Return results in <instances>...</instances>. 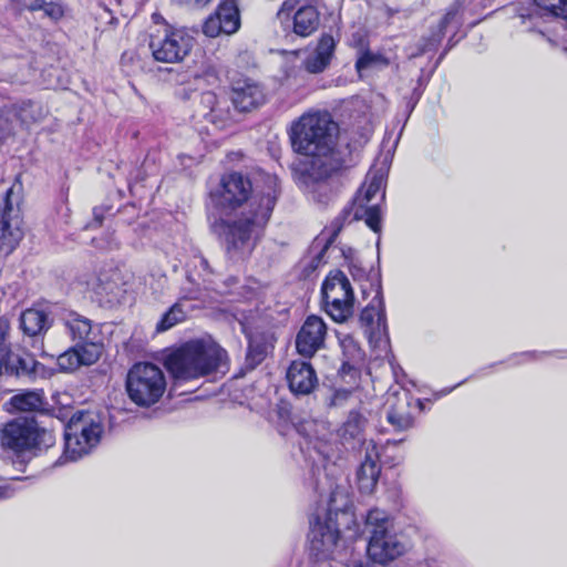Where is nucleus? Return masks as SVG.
<instances>
[{
  "mask_svg": "<svg viewBox=\"0 0 567 567\" xmlns=\"http://www.w3.org/2000/svg\"><path fill=\"white\" fill-rule=\"evenodd\" d=\"M194 45V38L185 30L163 27L151 34L150 49L158 62L177 63L183 61Z\"/></svg>",
  "mask_w": 567,
  "mask_h": 567,
  "instance_id": "11",
  "label": "nucleus"
},
{
  "mask_svg": "<svg viewBox=\"0 0 567 567\" xmlns=\"http://www.w3.org/2000/svg\"><path fill=\"white\" fill-rule=\"evenodd\" d=\"M44 11V13L50 17L51 19L58 20L63 16V8L58 3H45L43 4V8L41 9Z\"/></svg>",
  "mask_w": 567,
  "mask_h": 567,
  "instance_id": "37",
  "label": "nucleus"
},
{
  "mask_svg": "<svg viewBox=\"0 0 567 567\" xmlns=\"http://www.w3.org/2000/svg\"><path fill=\"white\" fill-rule=\"evenodd\" d=\"M338 339L344 358L343 365L351 367L363 360V351L351 334L338 332Z\"/></svg>",
  "mask_w": 567,
  "mask_h": 567,
  "instance_id": "28",
  "label": "nucleus"
},
{
  "mask_svg": "<svg viewBox=\"0 0 567 567\" xmlns=\"http://www.w3.org/2000/svg\"><path fill=\"white\" fill-rule=\"evenodd\" d=\"M58 365L66 372L75 371L81 367L75 346L58 357Z\"/></svg>",
  "mask_w": 567,
  "mask_h": 567,
  "instance_id": "33",
  "label": "nucleus"
},
{
  "mask_svg": "<svg viewBox=\"0 0 567 567\" xmlns=\"http://www.w3.org/2000/svg\"><path fill=\"white\" fill-rule=\"evenodd\" d=\"M10 329L9 320L0 316V375H19L32 370L33 360L11 352L6 338Z\"/></svg>",
  "mask_w": 567,
  "mask_h": 567,
  "instance_id": "17",
  "label": "nucleus"
},
{
  "mask_svg": "<svg viewBox=\"0 0 567 567\" xmlns=\"http://www.w3.org/2000/svg\"><path fill=\"white\" fill-rule=\"evenodd\" d=\"M276 416L278 417V420H280V419H281V411H280V410H277V411H276Z\"/></svg>",
  "mask_w": 567,
  "mask_h": 567,
  "instance_id": "44",
  "label": "nucleus"
},
{
  "mask_svg": "<svg viewBox=\"0 0 567 567\" xmlns=\"http://www.w3.org/2000/svg\"><path fill=\"white\" fill-rule=\"evenodd\" d=\"M20 320L22 330L29 336H37L48 328V316L39 309H27Z\"/></svg>",
  "mask_w": 567,
  "mask_h": 567,
  "instance_id": "27",
  "label": "nucleus"
},
{
  "mask_svg": "<svg viewBox=\"0 0 567 567\" xmlns=\"http://www.w3.org/2000/svg\"><path fill=\"white\" fill-rule=\"evenodd\" d=\"M199 264L204 269H208V261L205 258H200Z\"/></svg>",
  "mask_w": 567,
  "mask_h": 567,
  "instance_id": "42",
  "label": "nucleus"
},
{
  "mask_svg": "<svg viewBox=\"0 0 567 567\" xmlns=\"http://www.w3.org/2000/svg\"><path fill=\"white\" fill-rule=\"evenodd\" d=\"M0 441L4 449L20 453L48 449L54 444L55 437L51 431L39 427L32 420L17 419L4 425Z\"/></svg>",
  "mask_w": 567,
  "mask_h": 567,
  "instance_id": "9",
  "label": "nucleus"
},
{
  "mask_svg": "<svg viewBox=\"0 0 567 567\" xmlns=\"http://www.w3.org/2000/svg\"><path fill=\"white\" fill-rule=\"evenodd\" d=\"M350 507V499L343 491L337 488L331 493L327 519L322 522L318 517L309 533V553L317 560L333 558L340 532L338 524L332 519V515L338 516L339 513L344 515Z\"/></svg>",
  "mask_w": 567,
  "mask_h": 567,
  "instance_id": "5",
  "label": "nucleus"
},
{
  "mask_svg": "<svg viewBox=\"0 0 567 567\" xmlns=\"http://www.w3.org/2000/svg\"><path fill=\"white\" fill-rule=\"evenodd\" d=\"M454 17H455L454 12H452V11L447 12L439 21L436 29L431 32L430 37L421 39V41L419 43V51H417V53L413 54V56L423 54L425 52H429V51L435 49L440 44V42L442 41V39L444 37L446 25Z\"/></svg>",
  "mask_w": 567,
  "mask_h": 567,
  "instance_id": "29",
  "label": "nucleus"
},
{
  "mask_svg": "<svg viewBox=\"0 0 567 567\" xmlns=\"http://www.w3.org/2000/svg\"><path fill=\"white\" fill-rule=\"evenodd\" d=\"M386 65H389V60L385 56L371 51L363 52L355 62V68L360 75L363 71L369 69L383 68Z\"/></svg>",
  "mask_w": 567,
  "mask_h": 567,
  "instance_id": "31",
  "label": "nucleus"
},
{
  "mask_svg": "<svg viewBox=\"0 0 567 567\" xmlns=\"http://www.w3.org/2000/svg\"><path fill=\"white\" fill-rule=\"evenodd\" d=\"M12 3L19 9V10H41L44 4V0H11Z\"/></svg>",
  "mask_w": 567,
  "mask_h": 567,
  "instance_id": "36",
  "label": "nucleus"
},
{
  "mask_svg": "<svg viewBox=\"0 0 567 567\" xmlns=\"http://www.w3.org/2000/svg\"><path fill=\"white\" fill-rule=\"evenodd\" d=\"M539 12L529 14V19L548 17L561 19L567 25V0H534Z\"/></svg>",
  "mask_w": 567,
  "mask_h": 567,
  "instance_id": "26",
  "label": "nucleus"
},
{
  "mask_svg": "<svg viewBox=\"0 0 567 567\" xmlns=\"http://www.w3.org/2000/svg\"><path fill=\"white\" fill-rule=\"evenodd\" d=\"M226 365V351L210 340L185 342L166 358L167 370L182 381L206 377Z\"/></svg>",
  "mask_w": 567,
  "mask_h": 567,
  "instance_id": "3",
  "label": "nucleus"
},
{
  "mask_svg": "<svg viewBox=\"0 0 567 567\" xmlns=\"http://www.w3.org/2000/svg\"><path fill=\"white\" fill-rule=\"evenodd\" d=\"M128 398L140 406L157 403L166 391V378L163 370L150 362L135 363L126 375Z\"/></svg>",
  "mask_w": 567,
  "mask_h": 567,
  "instance_id": "7",
  "label": "nucleus"
},
{
  "mask_svg": "<svg viewBox=\"0 0 567 567\" xmlns=\"http://www.w3.org/2000/svg\"><path fill=\"white\" fill-rule=\"evenodd\" d=\"M181 1L184 2L185 4L192 6V7H204L207 3H209L212 0H181Z\"/></svg>",
  "mask_w": 567,
  "mask_h": 567,
  "instance_id": "39",
  "label": "nucleus"
},
{
  "mask_svg": "<svg viewBox=\"0 0 567 567\" xmlns=\"http://www.w3.org/2000/svg\"><path fill=\"white\" fill-rule=\"evenodd\" d=\"M81 365L95 363L103 352V344L95 340L79 342L75 344Z\"/></svg>",
  "mask_w": 567,
  "mask_h": 567,
  "instance_id": "30",
  "label": "nucleus"
},
{
  "mask_svg": "<svg viewBox=\"0 0 567 567\" xmlns=\"http://www.w3.org/2000/svg\"><path fill=\"white\" fill-rule=\"evenodd\" d=\"M384 187V175L381 172L369 173L367 181L357 193L351 206L344 208L331 224L329 241L340 233L344 221L364 220L374 233L381 230V210L378 205H369L375 195Z\"/></svg>",
  "mask_w": 567,
  "mask_h": 567,
  "instance_id": "4",
  "label": "nucleus"
},
{
  "mask_svg": "<svg viewBox=\"0 0 567 567\" xmlns=\"http://www.w3.org/2000/svg\"><path fill=\"white\" fill-rule=\"evenodd\" d=\"M102 431V424L93 413L73 414L65 429L63 457L66 461H76L87 454L100 442Z\"/></svg>",
  "mask_w": 567,
  "mask_h": 567,
  "instance_id": "8",
  "label": "nucleus"
},
{
  "mask_svg": "<svg viewBox=\"0 0 567 567\" xmlns=\"http://www.w3.org/2000/svg\"><path fill=\"white\" fill-rule=\"evenodd\" d=\"M52 400L55 405L61 408L63 416L69 414V410L73 406V398L68 392H56L53 394Z\"/></svg>",
  "mask_w": 567,
  "mask_h": 567,
  "instance_id": "35",
  "label": "nucleus"
},
{
  "mask_svg": "<svg viewBox=\"0 0 567 567\" xmlns=\"http://www.w3.org/2000/svg\"><path fill=\"white\" fill-rule=\"evenodd\" d=\"M364 458L357 471V484L361 493L373 492L380 475V452L377 444L370 440L363 442Z\"/></svg>",
  "mask_w": 567,
  "mask_h": 567,
  "instance_id": "16",
  "label": "nucleus"
},
{
  "mask_svg": "<svg viewBox=\"0 0 567 567\" xmlns=\"http://www.w3.org/2000/svg\"><path fill=\"white\" fill-rule=\"evenodd\" d=\"M286 381L295 395H308L318 384L316 371L308 361H292L286 370Z\"/></svg>",
  "mask_w": 567,
  "mask_h": 567,
  "instance_id": "18",
  "label": "nucleus"
},
{
  "mask_svg": "<svg viewBox=\"0 0 567 567\" xmlns=\"http://www.w3.org/2000/svg\"><path fill=\"white\" fill-rule=\"evenodd\" d=\"M13 491L8 484L0 482V499L10 497Z\"/></svg>",
  "mask_w": 567,
  "mask_h": 567,
  "instance_id": "38",
  "label": "nucleus"
},
{
  "mask_svg": "<svg viewBox=\"0 0 567 567\" xmlns=\"http://www.w3.org/2000/svg\"><path fill=\"white\" fill-rule=\"evenodd\" d=\"M334 47L333 38L329 34H323L313 54L305 61L306 70L313 74L322 72L330 63Z\"/></svg>",
  "mask_w": 567,
  "mask_h": 567,
  "instance_id": "20",
  "label": "nucleus"
},
{
  "mask_svg": "<svg viewBox=\"0 0 567 567\" xmlns=\"http://www.w3.org/2000/svg\"><path fill=\"white\" fill-rule=\"evenodd\" d=\"M395 13H398V10H394L389 7L384 9V14L386 16L388 19H391Z\"/></svg>",
  "mask_w": 567,
  "mask_h": 567,
  "instance_id": "40",
  "label": "nucleus"
},
{
  "mask_svg": "<svg viewBox=\"0 0 567 567\" xmlns=\"http://www.w3.org/2000/svg\"><path fill=\"white\" fill-rule=\"evenodd\" d=\"M365 532L370 535L368 554L375 563L386 564L403 555L408 548L384 511L375 508L368 513Z\"/></svg>",
  "mask_w": 567,
  "mask_h": 567,
  "instance_id": "6",
  "label": "nucleus"
},
{
  "mask_svg": "<svg viewBox=\"0 0 567 567\" xmlns=\"http://www.w3.org/2000/svg\"><path fill=\"white\" fill-rule=\"evenodd\" d=\"M284 11V4L280 7V9L278 10V14H280L281 12Z\"/></svg>",
  "mask_w": 567,
  "mask_h": 567,
  "instance_id": "45",
  "label": "nucleus"
},
{
  "mask_svg": "<svg viewBox=\"0 0 567 567\" xmlns=\"http://www.w3.org/2000/svg\"><path fill=\"white\" fill-rule=\"evenodd\" d=\"M251 192L249 178L237 172L223 175L209 192L212 204L221 214H231L247 204L238 218L225 221L224 234L231 258L244 257L252 250L257 229L268 221L276 204L275 196L251 197Z\"/></svg>",
  "mask_w": 567,
  "mask_h": 567,
  "instance_id": "1",
  "label": "nucleus"
},
{
  "mask_svg": "<svg viewBox=\"0 0 567 567\" xmlns=\"http://www.w3.org/2000/svg\"><path fill=\"white\" fill-rule=\"evenodd\" d=\"M186 315L182 309L181 305L175 303L161 319L157 323L156 330L158 332L166 331L173 328L178 322H182L185 319Z\"/></svg>",
  "mask_w": 567,
  "mask_h": 567,
  "instance_id": "32",
  "label": "nucleus"
},
{
  "mask_svg": "<svg viewBox=\"0 0 567 567\" xmlns=\"http://www.w3.org/2000/svg\"><path fill=\"white\" fill-rule=\"evenodd\" d=\"M338 131V124L327 112L306 113L292 124V147L296 152L311 157V178H327L341 167L340 156L334 151Z\"/></svg>",
  "mask_w": 567,
  "mask_h": 567,
  "instance_id": "2",
  "label": "nucleus"
},
{
  "mask_svg": "<svg viewBox=\"0 0 567 567\" xmlns=\"http://www.w3.org/2000/svg\"><path fill=\"white\" fill-rule=\"evenodd\" d=\"M319 25V13L312 6L300 8L293 19V31L300 37H309Z\"/></svg>",
  "mask_w": 567,
  "mask_h": 567,
  "instance_id": "23",
  "label": "nucleus"
},
{
  "mask_svg": "<svg viewBox=\"0 0 567 567\" xmlns=\"http://www.w3.org/2000/svg\"><path fill=\"white\" fill-rule=\"evenodd\" d=\"M327 324L322 318L311 315L307 317L296 336V350L306 358H312L324 347Z\"/></svg>",
  "mask_w": 567,
  "mask_h": 567,
  "instance_id": "15",
  "label": "nucleus"
},
{
  "mask_svg": "<svg viewBox=\"0 0 567 567\" xmlns=\"http://www.w3.org/2000/svg\"><path fill=\"white\" fill-rule=\"evenodd\" d=\"M64 323L73 341L84 342L94 340L91 320L78 313H70L64 319Z\"/></svg>",
  "mask_w": 567,
  "mask_h": 567,
  "instance_id": "24",
  "label": "nucleus"
},
{
  "mask_svg": "<svg viewBox=\"0 0 567 567\" xmlns=\"http://www.w3.org/2000/svg\"><path fill=\"white\" fill-rule=\"evenodd\" d=\"M411 399L404 394L402 398H398L396 402L391 405V409L386 413L388 422L396 431H405L413 426V416L410 411Z\"/></svg>",
  "mask_w": 567,
  "mask_h": 567,
  "instance_id": "22",
  "label": "nucleus"
},
{
  "mask_svg": "<svg viewBox=\"0 0 567 567\" xmlns=\"http://www.w3.org/2000/svg\"><path fill=\"white\" fill-rule=\"evenodd\" d=\"M44 405V395L41 390H23L10 398L6 403L9 412H35Z\"/></svg>",
  "mask_w": 567,
  "mask_h": 567,
  "instance_id": "21",
  "label": "nucleus"
},
{
  "mask_svg": "<svg viewBox=\"0 0 567 567\" xmlns=\"http://www.w3.org/2000/svg\"><path fill=\"white\" fill-rule=\"evenodd\" d=\"M321 293L324 311L332 320L344 322L352 316L354 292L344 272L330 271L322 284Z\"/></svg>",
  "mask_w": 567,
  "mask_h": 567,
  "instance_id": "10",
  "label": "nucleus"
},
{
  "mask_svg": "<svg viewBox=\"0 0 567 567\" xmlns=\"http://www.w3.org/2000/svg\"><path fill=\"white\" fill-rule=\"evenodd\" d=\"M359 321L371 343H374L375 346L388 343L389 338L385 309L380 291H378L369 305L363 308L360 313Z\"/></svg>",
  "mask_w": 567,
  "mask_h": 567,
  "instance_id": "13",
  "label": "nucleus"
},
{
  "mask_svg": "<svg viewBox=\"0 0 567 567\" xmlns=\"http://www.w3.org/2000/svg\"><path fill=\"white\" fill-rule=\"evenodd\" d=\"M248 359H255L254 348H252L251 342H249Z\"/></svg>",
  "mask_w": 567,
  "mask_h": 567,
  "instance_id": "41",
  "label": "nucleus"
},
{
  "mask_svg": "<svg viewBox=\"0 0 567 567\" xmlns=\"http://www.w3.org/2000/svg\"><path fill=\"white\" fill-rule=\"evenodd\" d=\"M231 101L240 112H249L265 102V94L257 83L243 81L234 85Z\"/></svg>",
  "mask_w": 567,
  "mask_h": 567,
  "instance_id": "19",
  "label": "nucleus"
},
{
  "mask_svg": "<svg viewBox=\"0 0 567 567\" xmlns=\"http://www.w3.org/2000/svg\"><path fill=\"white\" fill-rule=\"evenodd\" d=\"M243 332L247 336V338L250 340V333L247 330V327L244 323H240Z\"/></svg>",
  "mask_w": 567,
  "mask_h": 567,
  "instance_id": "43",
  "label": "nucleus"
},
{
  "mask_svg": "<svg viewBox=\"0 0 567 567\" xmlns=\"http://www.w3.org/2000/svg\"><path fill=\"white\" fill-rule=\"evenodd\" d=\"M367 424V419L358 411H351L347 421L338 431V435L343 443L361 440V435Z\"/></svg>",
  "mask_w": 567,
  "mask_h": 567,
  "instance_id": "25",
  "label": "nucleus"
},
{
  "mask_svg": "<svg viewBox=\"0 0 567 567\" xmlns=\"http://www.w3.org/2000/svg\"><path fill=\"white\" fill-rule=\"evenodd\" d=\"M13 189L7 190L3 208L0 210V255L11 254L23 238L22 215L19 204H13Z\"/></svg>",
  "mask_w": 567,
  "mask_h": 567,
  "instance_id": "12",
  "label": "nucleus"
},
{
  "mask_svg": "<svg viewBox=\"0 0 567 567\" xmlns=\"http://www.w3.org/2000/svg\"><path fill=\"white\" fill-rule=\"evenodd\" d=\"M17 115L13 110L2 111L0 114V133L6 136L10 135L16 127Z\"/></svg>",
  "mask_w": 567,
  "mask_h": 567,
  "instance_id": "34",
  "label": "nucleus"
},
{
  "mask_svg": "<svg viewBox=\"0 0 567 567\" xmlns=\"http://www.w3.org/2000/svg\"><path fill=\"white\" fill-rule=\"evenodd\" d=\"M240 28V14L234 0L223 1L203 24V32L209 38L231 35Z\"/></svg>",
  "mask_w": 567,
  "mask_h": 567,
  "instance_id": "14",
  "label": "nucleus"
}]
</instances>
